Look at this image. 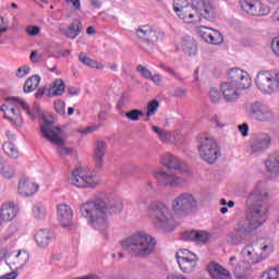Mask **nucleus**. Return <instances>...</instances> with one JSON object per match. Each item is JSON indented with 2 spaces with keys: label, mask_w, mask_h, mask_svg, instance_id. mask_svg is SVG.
I'll use <instances>...</instances> for the list:
<instances>
[{
  "label": "nucleus",
  "mask_w": 279,
  "mask_h": 279,
  "mask_svg": "<svg viewBox=\"0 0 279 279\" xmlns=\"http://www.w3.org/2000/svg\"><path fill=\"white\" fill-rule=\"evenodd\" d=\"M38 189H40L38 183L27 178H22L17 185V193L24 197H29L31 195H34V193H38Z\"/></svg>",
  "instance_id": "393cba45"
},
{
  "label": "nucleus",
  "mask_w": 279,
  "mask_h": 279,
  "mask_svg": "<svg viewBox=\"0 0 279 279\" xmlns=\"http://www.w3.org/2000/svg\"><path fill=\"white\" fill-rule=\"evenodd\" d=\"M65 3H70L73 8V10H75L76 12H80V10H82V2L81 0H64Z\"/></svg>",
  "instance_id": "3c124183"
},
{
  "label": "nucleus",
  "mask_w": 279,
  "mask_h": 279,
  "mask_svg": "<svg viewBox=\"0 0 279 279\" xmlns=\"http://www.w3.org/2000/svg\"><path fill=\"white\" fill-rule=\"evenodd\" d=\"M137 71L138 73H141V75L143 77H145V80H151V71H149L147 68L143 66V65H138L137 66Z\"/></svg>",
  "instance_id": "09e8293b"
},
{
  "label": "nucleus",
  "mask_w": 279,
  "mask_h": 279,
  "mask_svg": "<svg viewBox=\"0 0 279 279\" xmlns=\"http://www.w3.org/2000/svg\"><path fill=\"white\" fill-rule=\"evenodd\" d=\"M68 93H69V95H72V96L78 95L80 94V88L69 87Z\"/></svg>",
  "instance_id": "052dcab7"
},
{
  "label": "nucleus",
  "mask_w": 279,
  "mask_h": 279,
  "mask_svg": "<svg viewBox=\"0 0 279 279\" xmlns=\"http://www.w3.org/2000/svg\"><path fill=\"white\" fill-rule=\"evenodd\" d=\"M0 175L4 180H12V178L16 175V170L10 165H4L3 158L1 157H0Z\"/></svg>",
  "instance_id": "f704fd0d"
},
{
  "label": "nucleus",
  "mask_w": 279,
  "mask_h": 279,
  "mask_svg": "<svg viewBox=\"0 0 279 279\" xmlns=\"http://www.w3.org/2000/svg\"><path fill=\"white\" fill-rule=\"evenodd\" d=\"M31 71H32V68H29V65H23L17 69L15 75H16V77H20V80H22V77L29 75Z\"/></svg>",
  "instance_id": "49530a36"
},
{
  "label": "nucleus",
  "mask_w": 279,
  "mask_h": 279,
  "mask_svg": "<svg viewBox=\"0 0 279 279\" xmlns=\"http://www.w3.org/2000/svg\"><path fill=\"white\" fill-rule=\"evenodd\" d=\"M240 7L245 14H248V16H269V13L271 12V8L263 3L262 0L240 1Z\"/></svg>",
  "instance_id": "4468645a"
},
{
  "label": "nucleus",
  "mask_w": 279,
  "mask_h": 279,
  "mask_svg": "<svg viewBox=\"0 0 279 279\" xmlns=\"http://www.w3.org/2000/svg\"><path fill=\"white\" fill-rule=\"evenodd\" d=\"M40 132L43 138H46V141H49L52 145H57L56 156L65 158V156H71V154H73V148L66 147L69 135L64 130L46 120L41 124Z\"/></svg>",
  "instance_id": "6e6552de"
},
{
  "label": "nucleus",
  "mask_w": 279,
  "mask_h": 279,
  "mask_svg": "<svg viewBox=\"0 0 279 279\" xmlns=\"http://www.w3.org/2000/svg\"><path fill=\"white\" fill-rule=\"evenodd\" d=\"M211 32H213L211 27H207V26H198V27H196L197 36H199V38L205 40V43L208 41V38L210 37Z\"/></svg>",
  "instance_id": "58836bf2"
},
{
  "label": "nucleus",
  "mask_w": 279,
  "mask_h": 279,
  "mask_svg": "<svg viewBox=\"0 0 279 279\" xmlns=\"http://www.w3.org/2000/svg\"><path fill=\"white\" fill-rule=\"evenodd\" d=\"M238 130L240 134H242V136H247L250 132V126L247 125V123H243L238 126Z\"/></svg>",
  "instance_id": "864d4df0"
},
{
  "label": "nucleus",
  "mask_w": 279,
  "mask_h": 279,
  "mask_svg": "<svg viewBox=\"0 0 279 279\" xmlns=\"http://www.w3.org/2000/svg\"><path fill=\"white\" fill-rule=\"evenodd\" d=\"M149 213H154L153 226L159 232H173L175 230V217L173 211L165 205L149 207Z\"/></svg>",
  "instance_id": "9b49d317"
},
{
  "label": "nucleus",
  "mask_w": 279,
  "mask_h": 279,
  "mask_svg": "<svg viewBox=\"0 0 279 279\" xmlns=\"http://www.w3.org/2000/svg\"><path fill=\"white\" fill-rule=\"evenodd\" d=\"M60 34L65 38H70V40H75L78 34H82V21L74 20L69 27H61Z\"/></svg>",
  "instance_id": "cd10ccee"
},
{
  "label": "nucleus",
  "mask_w": 279,
  "mask_h": 279,
  "mask_svg": "<svg viewBox=\"0 0 279 279\" xmlns=\"http://www.w3.org/2000/svg\"><path fill=\"white\" fill-rule=\"evenodd\" d=\"M57 221L62 228H71L73 226V208L64 203L58 204Z\"/></svg>",
  "instance_id": "6ab92c4d"
},
{
  "label": "nucleus",
  "mask_w": 279,
  "mask_h": 279,
  "mask_svg": "<svg viewBox=\"0 0 279 279\" xmlns=\"http://www.w3.org/2000/svg\"><path fill=\"white\" fill-rule=\"evenodd\" d=\"M153 132L157 134L161 143H173V141H178L179 138L178 135L180 134V132L178 131H175L174 133H171L162 129H159L158 126H153Z\"/></svg>",
  "instance_id": "c756f323"
},
{
  "label": "nucleus",
  "mask_w": 279,
  "mask_h": 279,
  "mask_svg": "<svg viewBox=\"0 0 279 279\" xmlns=\"http://www.w3.org/2000/svg\"><path fill=\"white\" fill-rule=\"evenodd\" d=\"M40 86V76L33 75L28 77L24 84V93H34Z\"/></svg>",
  "instance_id": "e433bc0d"
},
{
  "label": "nucleus",
  "mask_w": 279,
  "mask_h": 279,
  "mask_svg": "<svg viewBox=\"0 0 279 279\" xmlns=\"http://www.w3.org/2000/svg\"><path fill=\"white\" fill-rule=\"evenodd\" d=\"M2 150L4 151L5 156L12 158L13 160H16V158L20 156L19 148H16L12 142H4L2 144Z\"/></svg>",
  "instance_id": "c9c22d12"
},
{
  "label": "nucleus",
  "mask_w": 279,
  "mask_h": 279,
  "mask_svg": "<svg viewBox=\"0 0 279 279\" xmlns=\"http://www.w3.org/2000/svg\"><path fill=\"white\" fill-rule=\"evenodd\" d=\"M70 184L76 189H96L101 184V177L99 172L86 167H80L71 172Z\"/></svg>",
  "instance_id": "9d476101"
},
{
  "label": "nucleus",
  "mask_w": 279,
  "mask_h": 279,
  "mask_svg": "<svg viewBox=\"0 0 279 279\" xmlns=\"http://www.w3.org/2000/svg\"><path fill=\"white\" fill-rule=\"evenodd\" d=\"M32 217L37 221H43L47 217V208L41 203H36L32 208Z\"/></svg>",
  "instance_id": "72a5a7b5"
},
{
  "label": "nucleus",
  "mask_w": 279,
  "mask_h": 279,
  "mask_svg": "<svg viewBox=\"0 0 279 279\" xmlns=\"http://www.w3.org/2000/svg\"><path fill=\"white\" fill-rule=\"evenodd\" d=\"M29 262V253L27 251H15L8 258V263L10 267H14V269H23L25 265Z\"/></svg>",
  "instance_id": "4be33fe9"
},
{
  "label": "nucleus",
  "mask_w": 279,
  "mask_h": 279,
  "mask_svg": "<svg viewBox=\"0 0 279 279\" xmlns=\"http://www.w3.org/2000/svg\"><path fill=\"white\" fill-rule=\"evenodd\" d=\"M22 108L26 117L31 121H36V119H45V112L40 108L38 102H35L32 107L23 98H8L4 104L0 107L1 112H3V119L8 121L11 125L15 128H23V116L21 114Z\"/></svg>",
  "instance_id": "39448f33"
},
{
  "label": "nucleus",
  "mask_w": 279,
  "mask_h": 279,
  "mask_svg": "<svg viewBox=\"0 0 279 279\" xmlns=\"http://www.w3.org/2000/svg\"><path fill=\"white\" fill-rule=\"evenodd\" d=\"M171 206L177 215H186L197 210V198L191 193H183L173 199Z\"/></svg>",
  "instance_id": "f8f14e48"
},
{
  "label": "nucleus",
  "mask_w": 279,
  "mask_h": 279,
  "mask_svg": "<svg viewBox=\"0 0 279 279\" xmlns=\"http://www.w3.org/2000/svg\"><path fill=\"white\" fill-rule=\"evenodd\" d=\"M207 43L209 45H221V43H223V35H221L219 31L213 28Z\"/></svg>",
  "instance_id": "4c0bfd02"
},
{
  "label": "nucleus",
  "mask_w": 279,
  "mask_h": 279,
  "mask_svg": "<svg viewBox=\"0 0 279 279\" xmlns=\"http://www.w3.org/2000/svg\"><path fill=\"white\" fill-rule=\"evenodd\" d=\"M160 165L166 167V169H172L174 171H180L182 167H186V163L182 159L171 155L165 154L160 157Z\"/></svg>",
  "instance_id": "bb28decb"
},
{
  "label": "nucleus",
  "mask_w": 279,
  "mask_h": 279,
  "mask_svg": "<svg viewBox=\"0 0 279 279\" xmlns=\"http://www.w3.org/2000/svg\"><path fill=\"white\" fill-rule=\"evenodd\" d=\"M29 58L31 62L38 64V62H43V59L45 58V50H33Z\"/></svg>",
  "instance_id": "a19ab883"
},
{
  "label": "nucleus",
  "mask_w": 279,
  "mask_h": 279,
  "mask_svg": "<svg viewBox=\"0 0 279 279\" xmlns=\"http://www.w3.org/2000/svg\"><path fill=\"white\" fill-rule=\"evenodd\" d=\"M167 279H190L189 277L180 274H172L167 277Z\"/></svg>",
  "instance_id": "bf43d9fd"
},
{
  "label": "nucleus",
  "mask_w": 279,
  "mask_h": 279,
  "mask_svg": "<svg viewBox=\"0 0 279 279\" xmlns=\"http://www.w3.org/2000/svg\"><path fill=\"white\" fill-rule=\"evenodd\" d=\"M209 99L213 104H219V101H221V93L219 89L211 87L209 89Z\"/></svg>",
  "instance_id": "37998d69"
},
{
  "label": "nucleus",
  "mask_w": 279,
  "mask_h": 279,
  "mask_svg": "<svg viewBox=\"0 0 279 279\" xmlns=\"http://www.w3.org/2000/svg\"><path fill=\"white\" fill-rule=\"evenodd\" d=\"M214 123L216 124V128H225V124L218 118L214 119Z\"/></svg>",
  "instance_id": "69168bd1"
},
{
  "label": "nucleus",
  "mask_w": 279,
  "mask_h": 279,
  "mask_svg": "<svg viewBox=\"0 0 279 279\" xmlns=\"http://www.w3.org/2000/svg\"><path fill=\"white\" fill-rule=\"evenodd\" d=\"M78 60L82 64H85V66H89L90 69H97L98 71H104V69H106V65L102 62L88 58L86 53L80 54Z\"/></svg>",
  "instance_id": "473e14b6"
},
{
  "label": "nucleus",
  "mask_w": 279,
  "mask_h": 279,
  "mask_svg": "<svg viewBox=\"0 0 279 279\" xmlns=\"http://www.w3.org/2000/svg\"><path fill=\"white\" fill-rule=\"evenodd\" d=\"M175 97H186V89L184 88H177L174 90Z\"/></svg>",
  "instance_id": "4d7b16f0"
},
{
  "label": "nucleus",
  "mask_w": 279,
  "mask_h": 279,
  "mask_svg": "<svg viewBox=\"0 0 279 279\" xmlns=\"http://www.w3.org/2000/svg\"><path fill=\"white\" fill-rule=\"evenodd\" d=\"M271 49L276 56L279 58V37L272 39L271 41Z\"/></svg>",
  "instance_id": "5fc2aeb1"
},
{
  "label": "nucleus",
  "mask_w": 279,
  "mask_h": 279,
  "mask_svg": "<svg viewBox=\"0 0 279 279\" xmlns=\"http://www.w3.org/2000/svg\"><path fill=\"white\" fill-rule=\"evenodd\" d=\"M265 167H266L268 173H270L271 175H278V173H279V154L278 153L271 154L265 161Z\"/></svg>",
  "instance_id": "7c9ffc66"
},
{
  "label": "nucleus",
  "mask_w": 279,
  "mask_h": 279,
  "mask_svg": "<svg viewBox=\"0 0 279 279\" xmlns=\"http://www.w3.org/2000/svg\"><path fill=\"white\" fill-rule=\"evenodd\" d=\"M187 241H194L195 243H208L210 241V233L206 231H190L185 233Z\"/></svg>",
  "instance_id": "2f4dec72"
},
{
  "label": "nucleus",
  "mask_w": 279,
  "mask_h": 279,
  "mask_svg": "<svg viewBox=\"0 0 279 279\" xmlns=\"http://www.w3.org/2000/svg\"><path fill=\"white\" fill-rule=\"evenodd\" d=\"M142 117H145V113L138 109H132L125 113V118L129 119V121H141Z\"/></svg>",
  "instance_id": "ea45409f"
},
{
  "label": "nucleus",
  "mask_w": 279,
  "mask_h": 279,
  "mask_svg": "<svg viewBox=\"0 0 279 279\" xmlns=\"http://www.w3.org/2000/svg\"><path fill=\"white\" fill-rule=\"evenodd\" d=\"M120 245L131 256L147 258L156 250V239L145 231H135L123 239Z\"/></svg>",
  "instance_id": "0eeeda50"
},
{
  "label": "nucleus",
  "mask_w": 279,
  "mask_h": 279,
  "mask_svg": "<svg viewBox=\"0 0 279 279\" xmlns=\"http://www.w3.org/2000/svg\"><path fill=\"white\" fill-rule=\"evenodd\" d=\"M197 255L186 248L180 250L177 253V262L183 274H193L195 267H197Z\"/></svg>",
  "instance_id": "2eb2a0df"
},
{
  "label": "nucleus",
  "mask_w": 279,
  "mask_h": 279,
  "mask_svg": "<svg viewBox=\"0 0 279 279\" xmlns=\"http://www.w3.org/2000/svg\"><path fill=\"white\" fill-rule=\"evenodd\" d=\"M108 151V143L104 140H97L94 144V154L93 160L94 165L97 169H104V165H106V154Z\"/></svg>",
  "instance_id": "aec40b11"
},
{
  "label": "nucleus",
  "mask_w": 279,
  "mask_h": 279,
  "mask_svg": "<svg viewBox=\"0 0 279 279\" xmlns=\"http://www.w3.org/2000/svg\"><path fill=\"white\" fill-rule=\"evenodd\" d=\"M90 5H93V8L99 9L101 8V0H89Z\"/></svg>",
  "instance_id": "680f3d73"
},
{
  "label": "nucleus",
  "mask_w": 279,
  "mask_h": 279,
  "mask_svg": "<svg viewBox=\"0 0 279 279\" xmlns=\"http://www.w3.org/2000/svg\"><path fill=\"white\" fill-rule=\"evenodd\" d=\"M137 208L138 210L143 211L145 208H147V201L141 199L137 202Z\"/></svg>",
  "instance_id": "13d9d810"
},
{
  "label": "nucleus",
  "mask_w": 279,
  "mask_h": 279,
  "mask_svg": "<svg viewBox=\"0 0 279 279\" xmlns=\"http://www.w3.org/2000/svg\"><path fill=\"white\" fill-rule=\"evenodd\" d=\"M278 269L272 268L266 272H264L259 279H278Z\"/></svg>",
  "instance_id": "de8ad7c7"
},
{
  "label": "nucleus",
  "mask_w": 279,
  "mask_h": 279,
  "mask_svg": "<svg viewBox=\"0 0 279 279\" xmlns=\"http://www.w3.org/2000/svg\"><path fill=\"white\" fill-rule=\"evenodd\" d=\"M269 199H271V192H269L267 183L265 181L257 182L246 197L248 215L235 225L234 232H230L227 235L229 245H242L245 236L263 227L269 213L267 208Z\"/></svg>",
  "instance_id": "f257e3e1"
},
{
  "label": "nucleus",
  "mask_w": 279,
  "mask_h": 279,
  "mask_svg": "<svg viewBox=\"0 0 279 279\" xmlns=\"http://www.w3.org/2000/svg\"><path fill=\"white\" fill-rule=\"evenodd\" d=\"M19 215V205L13 202H5L0 207V217L4 223L13 221Z\"/></svg>",
  "instance_id": "5701e85b"
},
{
  "label": "nucleus",
  "mask_w": 279,
  "mask_h": 279,
  "mask_svg": "<svg viewBox=\"0 0 279 279\" xmlns=\"http://www.w3.org/2000/svg\"><path fill=\"white\" fill-rule=\"evenodd\" d=\"M175 47L178 51H183L189 58L197 56V41L189 35L181 37L175 43Z\"/></svg>",
  "instance_id": "412c9836"
},
{
  "label": "nucleus",
  "mask_w": 279,
  "mask_h": 279,
  "mask_svg": "<svg viewBox=\"0 0 279 279\" xmlns=\"http://www.w3.org/2000/svg\"><path fill=\"white\" fill-rule=\"evenodd\" d=\"M227 82L220 84V93L226 104H236L241 99V89L252 86V77L244 70L232 68L229 70Z\"/></svg>",
  "instance_id": "423d86ee"
},
{
  "label": "nucleus",
  "mask_w": 279,
  "mask_h": 279,
  "mask_svg": "<svg viewBox=\"0 0 279 279\" xmlns=\"http://www.w3.org/2000/svg\"><path fill=\"white\" fill-rule=\"evenodd\" d=\"M26 34L28 36H38L40 34V27H38V26H28L26 28Z\"/></svg>",
  "instance_id": "603ef678"
},
{
  "label": "nucleus",
  "mask_w": 279,
  "mask_h": 279,
  "mask_svg": "<svg viewBox=\"0 0 279 279\" xmlns=\"http://www.w3.org/2000/svg\"><path fill=\"white\" fill-rule=\"evenodd\" d=\"M109 69L111 70V71H119V64L118 63H110L109 64Z\"/></svg>",
  "instance_id": "338daca9"
},
{
  "label": "nucleus",
  "mask_w": 279,
  "mask_h": 279,
  "mask_svg": "<svg viewBox=\"0 0 279 279\" xmlns=\"http://www.w3.org/2000/svg\"><path fill=\"white\" fill-rule=\"evenodd\" d=\"M54 110L58 112V114H66V104L60 99L54 101Z\"/></svg>",
  "instance_id": "a18cd8bd"
},
{
  "label": "nucleus",
  "mask_w": 279,
  "mask_h": 279,
  "mask_svg": "<svg viewBox=\"0 0 279 279\" xmlns=\"http://www.w3.org/2000/svg\"><path fill=\"white\" fill-rule=\"evenodd\" d=\"M53 242V232L51 229H40L35 233V243L39 250H47Z\"/></svg>",
  "instance_id": "b1692460"
},
{
  "label": "nucleus",
  "mask_w": 279,
  "mask_h": 279,
  "mask_svg": "<svg viewBox=\"0 0 279 279\" xmlns=\"http://www.w3.org/2000/svg\"><path fill=\"white\" fill-rule=\"evenodd\" d=\"M207 271L211 279H231L230 270L226 269L219 263L210 262L207 265Z\"/></svg>",
  "instance_id": "a878e982"
},
{
  "label": "nucleus",
  "mask_w": 279,
  "mask_h": 279,
  "mask_svg": "<svg viewBox=\"0 0 279 279\" xmlns=\"http://www.w3.org/2000/svg\"><path fill=\"white\" fill-rule=\"evenodd\" d=\"M97 130H99V126L94 125V126H86V128L77 129L76 132H77V134H81V136H88V134H93L94 132H97Z\"/></svg>",
  "instance_id": "c03bdc74"
},
{
  "label": "nucleus",
  "mask_w": 279,
  "mask_h": 279,
  "mask_svg": "<svg viewBox=\"0 0 279 279\" xmlns=\"http://www.w3.org/2000/svg\"><path fill=\"white\" fill-rule=\"evenodd\" d=\"M153 175L163 186H180L186 182V180L165 170H157Z\"/></svg>",
  "instance_id": "a211bd4d"
},
{
  "label": "nucleus",
  "mask_w": 279,
  "mask_h": 279,
  "mask_svg": "<svg viewBox=\"0 0 279 279\" xmlns=\"http://www.w3.org/2000/svg\"><path fill=\"white\" fill-rule=\"evenodd\" d=\"M197 141V151L201 160L207 162V165H215L221 158V148L217 140L208 133H202Z\"/></svg>",
  "instance_id": "1a4fd4ad"
},
{
  "label": "nucleus",
  "mask_w": 279,
  "mask_h": 279,
  "mask_svg": "<svg viewBox=\"0 0 279 279\" xmlns=\"http://www.w3.org/2000/svg\"><path fill=\"white\" fill-rule=\"evenodd\" d=\"M17 276H19V274L16 271H12V272L3 275L2 277H0V279H16Z\"/></svg>",
  "instance_id": "6e6d98bb"
},
{
  "label": "nucleus",
  "mask_w": 279,
  "mask_h": 279,
  "mask_svg": "<svg viewBox=\"0 0 279 279\" xmlns=\"http://www.w3.org/2000/svg\"><path fill=\"white\" fill-rule=\"evenodd\" d=\"M173 12L187 25H197L215 15V0H174Z\"/></svg>",
  "instance_id": "20e7f679"
},
{
  "label": "nucleus",
  "mask_w": 279,
  "mask_h": 279,
  "mask_svg": "<svg viewBox=\"0 0 279 279\" xmlns=\"http://www.w3.org/2000/svg\"><path fill=\"white\" fill-rule=\"evenodd\" d=\"M150 82H153L155 86H162V82H163L162 75L158 73L153 74L150 77Z\"/></svg>",
  "instance_id": "8fccbe9b"
},
{
  "label": "nucleus",
  "mask_w": 279,
  "mask_h": 279,
  "mask_svg": "<svg viewBox=\"0 0 279 279\" xmlns=\"http://www.w3.org/2000/svg\"><path fill=\"white\" fill-rule=\"evenodd\" d=\"M86 34L88 36H93V34H95V27L88 26L87 29H86Z\"/></svg>",
  "instance_id": "774afa93"
},
{
  "label": "nucleus",
  "mask_w": 279,
  "mask_h": 279,
  "mask_svg": "<svg viewBox=\"0 0 279 279\" xmlns=\"http://www.w3.org/2000/svg\"><path fill=\"white\" fill-rule=\"evenodd\" d=\"M271 137L267 133H256L250 142L251 154H263L269 149Z\"/></svg>",
  "instance_id": "f3484780"
},
{
  "label": "nucleus",
  "mask_w": 279,
  "mask_h": 279,
  "mask_svg": "<svg viewBox=\"0 0 279 279\" xmlns=\"http://www.w3.org/2000/svg\"><path fill=\"white\" fill-rule=\"evenodd\" d=\"M246 114L258 123H269L274 119V111L266 105L253 102L246 106Z\"/></svg>",
  "instance_id": "ddd939ff"
},
{
  "label": "nucleus",
  "mask_w": 279,
  "mask_h": 279,
  "mask_svg": "<svg viewBox=\"0 0 279 279\" xmlns=\"http://www.w3.org/2000/svg\"><path fill=\"white\" fill-rule=\"evenodd\" d=\"M136 36L142 38V40H146V43L154 44L165 38V32L150 25H144L136 29Z\"/></svg>",
  "instance_id": "dca6fc26"
},
{
  "label": "nucleus",
  "mask_w": 279,
  "mask_h": 279,
  "mask_svg": "<svg viewBox=\"0 0 279 279\" xmlns=\"http://www.w3.org/2000/svg\"><path fill=\"white\" fill-rule=\"evenodd\" d=\"M165 71H166V73H169L173 77H175L178 75V73H175V71L171 68H165Z\"/></svg>",
  "instance_id": "0e129e2a"
},
{
  "label": "nucleus",
  "mask_w": 279,
  "mask_h": 279,
  "mask_svg": "<svg viewBox=\"0 0 279 279\" xmlns=\"http://www.w3.org/2000/svg\"><path fill=\"white\" fill-rule=\"evenodd\" d=\"M65 88L64 81L57 78L46 87V95L47 97H60L64 95Z\"/></svg>",
  "instance_id": "c85d7f7f"
},
{
  "label": "nucleus",
  "mask_w": 279,
  "mask_h": 279,
  "mask_svg": "<svg viewBox=\"0 0 279 279\" xmlns=\"http://www.w3.org/2000/svg\"><path fill=\"white\" fill-rule=\"evenodd\" d=\"M45 90H47V88H46V89H39V90L35 94L36 99H43V96L45 95Z\"/></svg>",
  "instance_id": "e2e57ef3"
},
{
  "label": "nucleus",
  "mask_w": 279,
  "mask_h": 279,
  "mask_svg": "<svg viewBox=\"0 0 279 279\" xmlns=\"http://www.w3.org/2000/svg\"><path fill=\"white\" fill-rule=\"evenodd\" d=\"M272 254L274 244L268 240H258L244 245L240 252L241 260L236 259V256H231L229 267L235 279H252V265L267 260Z\"/></svg>",
  "instance_id": "7ed1b4c3"
},
{
  "label": "nucleus",
  "mask_w": 279,
  "mask_h": 279,
  "mask_svg": "<svg viewBox=\"0 0 279 279\" xmlns=\"http://www.w3.org/2000/svg\"><path fill=\"white\" fill-rule=\"evenodd\" d=\"M123 201L119 196L101 193L94 199L87 201L80 206L81 217L86 219L88 226L99 232L102 239H108L110 221L108 215L121 213Z\"/></svg>",
  "instance_id": "f03ea898"
},
{
  "label": "nucleus",
  "mask_w": 279,
  "mask_h": 279,
  "mask_svg": "<svg viewBox=\"0 0 279 279\" xmlns=\"http://www.w3.org/2000/svg\"><path fill=\"white\" fill-rule=\"evenodd\" d=\"M158 108H160V104L158 102V100L154 99L150 102H148L147 105V112H146V117H154V114H156V112H158Z\"/></svg>",
  "instance_id": "79ce46f5"
}]
</instances>
